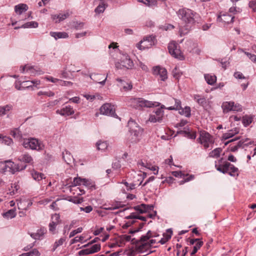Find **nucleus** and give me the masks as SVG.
Wrapping results in <instances>:
<instances>
[{
	"label": "nucleus",
	"instance_id": "nucleus-1",
	"mask_svg": "<svg viewBox=\"0 0 256 256\" xmlns=\"http://www.w3.org/2000/svg\"><path fill=\"white\" fill-rule=\"evenodd\" d=\"M176 14L184 24L185 31L183 30L182 28H180L179 30L181 36L187 34L196 23L200 22V15L190 9L180 8L176 12Z\"/></svg>",
	"mask_w": 256,
	"mask_h": 256
},
{
	"label": "nucleus",
	"instance_id": "nucleus-2",
	"mask_svg": "<svg viewBox=\"0 0 256 256\" xmlns=\"http://www.w3.org/2000/svg\"><path fill=\"white\" fill-rule=\"evenodd\" d=\"M128 126L129 128V132L132 136L130 138L131 142H138L142 138L144 130L143 128H140L134 121L131 120H128Z\"/></svg>",
	"mask_w": 256,
	"mask_h": 256
},
{
	"label": "nucleus",
	"instance_id": "nucleus-3",
	"mask_svg": "<svg viewBox=\"0 0 256 256\" xmlns=\"http://www.w3.org/2000/svg\"><path fill=\"white\" fill-rule=\"evenodd\" d=\"M22 145L26 148L38 151L42 150L44 148L42 143L35 138L24 139Z\"/></svg>",
	"mask_w": 256,
	"mask_h": 256
},
{
	"label": "nucleus",
	"instance_id": "nucleus-4",
	"mask_svg": "<svg viewBox=\"0 0 256 256\" xmlns=\"http://www.w3.org/2000/svg\"><path fill=\"white\" fill-rule=\"evenodd\" d=\"M156 37L154 36H148L144 37L143 40L136 44V47L140 50L148 48L155 44Z\"/></svg>",
	"mask_w": 256,
	"mask_h": 256
},
{
	"label": "nucleus",
	"instance_id": "nucleus-5",
	"mask_svg": "<svg viewBox=\"0 0 256 256\" xmlns=\"http://www.w3.org/2000/svg\"><path fill=\"white\" fill-rule=\"evenodd\" d=\"M26 165L16 164L10 160L6 162L2 170L4 172H10L14 174L16 172H19L24 170Z\"/></svg>",
	"mask_w": 256,
	"mask_h": 256
},
{
	"label": "nucleus",
	"instance_id": "nucleus-6",
	"mask_svg": "<svg viewBox=\"0 0 256 256\" xmlns=\"http://www.w3.org/2000/svg\"><path fill=\"white\" fill-rule=\"evenodd\" d=\"M199 142L202 144L205 148H208L210 144H214L212 136L208 132L201 131L198 138Z\"/></svg>",
	"mask_w": 256,
	"mask_h": 256
},
{
	"label": "nucleus",
	"instance_id": "nucleus-7",
	"mask_svg": "<svg viewBox=\"0 0 256 256\" xmlns=\"http://www.w3.org/2000/svg\"><path fill=\"white\" fill-rule=\"evenodd\" d=\"M168 50L170 54L174 58L180 60H184V56L180 50L179 46L175 42H172L168 44Z\"/></svg>",
	"mask_w": 256,
	"mask_h": 256
},
{
	"label": "nucleus",
	"instance_id": "nucleus-8",
	"mask_svg": "<svg viewBox=\"0 0 256 256\" xmlns=\"http://www.w3.org/2000/svg\"><path fill=\"white\" fill-rule=\"evenodd\" d=\"M222 108L224 112H228L230 110L242 111V106L239 104H235L233 102H223Z\"/></svg>",
	"mask_w": 256,
	"mask_h": 256
},
{
	"label": "nucleus",
	"instance_id": "nucleus-9",
	"mask_svg": "<svg viewBox=\"0 0 256 256\" xmlns=\"http://www.w3.org/2000/svg\"><path fill=\"white\" fill-rule=\"evenodd\" d=\"M164 115V110H162V108H157L153 112L152 114L150 115L148 120L154 123L160 122L162 120Z\"/></svg>",
	"mask_w": 256,
	"mask_h": 256
},
{
	"label": "nucleus",
	"instance_id": "nucleus-10",
	"mask_svg": "<svg viewBox=\"0 0 256 256\" xmlns=\"http://www.w3.org/2000/svg\"><path fill=\"white\" fill-rule=\"evenodd\" d=\"M51 222L48 224L49 231L52 234H56V226L61 222L59 214H54L52 216Z\"/></svg>",
	"mask_w": 256,
	"mask_h": 256
},
{
	"label": "nucleus",
	"instance_id": "nucleus-11",
	"mask_svg": "<svg viewBox=\"0 0 256 256\" xmlns=\"http://www.w3.org/2000/svg\"><path fill=\"white\" fill-rule=\"evenodd\" d=\"M137 100L138 102L139 108L157 107L160 105V103L159 102L149 101L141 98H138V100Z\"/></svg>",
	"mask_w": 256,
	"mask_h": 256
},
{
	"label": "nucleus",
	"instance_id": "nucleus-12",
	"mask_svg": "<svg viewBox=\"0 0 256 256\" xmlns=\"http://www.w3.org/2000/svg\"><path fill=\"white\" fill-rule=\"evenodd\" d=\"M152 73L154 75L159 76L162 81H164L168 78L167 70L164 68L156 66L153 68Z\"/></svg>",
	"mask_w": 256,
	"mask_h": 256
},
{
	"label": "nucleus",
	"instance_id": "nucleus-13",
	"mask_svg": "<svg viewBox=\"0 0 256 256\" xmlns=\"http://www.w3.org/2000/svg\"><path fill=\"white\" fill-rule=\"evenodd\" d=\"M100 112L102 114H105L112 116H115L114 110L113 109V106L110 104H105L100 108Z\"/></svg>",
	"mask_w": 256,
	"mask_h": 256
},
{
	"label": "nucleus",
	"instance_id": "nucleus-14",
	"mask_svg": "<svg viewBox=\"0 0 256 256\" xmlns=\"http://www.w3.org/2000/svg\"><path fill=\"white\" fill-rule=\"evenodd\" d=\"M20 71L22 73H24L25 72H29L31 75L41 74L44 73L40 68H34V66H28L26 65L20 67Z\"/></svg>",
	"mask_w": 256,
	"mask_h": 256
},
{
	"label": "nucleus",
	"instance_id": "nucleus-15",
	"mask_svg": "<svg viewBox=\"0 0 256 256\" xmlns=\"http://www.w3.org/2000/svg\"><path fill=\"white\" fill-rule=\"evenodd\" d=\"M116 80L118 82V86L122 90L128 92L132 88V85L130 82L126 81L120 78H116Z\"/></svg>",
	"mask_w": 256,
	"mask_h": 256
},
{
	"label": "nucleus",
	"instance_id": "nucleus-16",
	"mask_svg": "<svg viewBox=\"0 0 256 256\" xmlns=\"http://www.w3.org/2000/svg\"><path fill=\"white\" fill-rule=\"evenodd\" d=\"M90 76L91 79L96 82L98 83L102 86H104L107 80L108 76H105L104 74L94 73L91 74Z\"/></svg>",
	"mask_w": 256,
	"mask_h": 256
},
{
	"label": "nucleus",
	"instance_id": "nucleus-17",
	"mask_svg": "<svg viewBox=\"0 0 256 256\" xmlns=\"http://www.w3.org/2000/svg\"><path fill=\"white\" fill-rule=\"evenodd\" d=\"M234 18V17L230 14L227 13L222 14L221 12L218 15L217 20L228 24L233 22Z\"/></svg>",
	"mask_w": 256,
	"mask_h": 256
},
{
	"label": "nucleus",
	"instance_id": "nucleus-18",
	"mask_svg": "<svg viewBox=\"0 0 256 256\" xmlns=\"http://www.w3.org/2000/svg\"><path fill=\"white\" fill-rule=\"evenodd\" d=\"M120 64L127 69H131L134 66L133 62L128 56L126 54L122 57Z\"/></svg>",
	"mask_w": 256,
	"mask_h": 256
},
{
	"label": "nucleus",
	"instance_id": "nucleus-19",
	"mask_svg": "<svg viewBox=\"0 0 256 256\" xmlns=\"http://www.w3.org/2000/svg\"><path fill=\"white\" fill-rule=\"evenodd\" d=\"M56 113L62 116H70L74 114V110L71 106H66L60 110H57Z\"/></svg>",
	"mask_w": 256,
	"mask_h": 256
},
{
	"label": "nucleus",
	"instance_id": "nucleus-20",
	"mask_svg": "<svg viewBox=\"0 0 256 256\" xmlns=\"http://www.w3.org/2000/svg\"><path fill=\"white\" fill-rule=\"evenodd\" d=\"M194 99L200 106L202 107H205L207 105V100L204 96L194 94Z\"/></svg>",
	"mask_w": 256,
	"mask_h": 256
},
{
	"label": "nucleus",
	"instance_id": "nucleus-21",
	"mask_svg": "<svg viewBox=\"0 0 256 256\" xmlns=\"http://www.w3.org/2000/svg\"><path fill=\"white\" fill-rule=\"evenodd\" d=\"M46 232V228H42L38 230L36 232L31 234L30 236L35 240L42 239Z\"/></svg>",
	"mask_w": 256,
	"mask_h": 256
},
{
	"label": "nucleus",
	"instance_id": "nucleus-22",
	"mask_svg": "<svg viewBox=\"0 0 256 256\" xmlns=\"http://www.w3.org/2000/svg\"><path fill=\"white\" fill-rule=\"evenodd\" d=\"M230 163V162H226L223 164H216L215 167L216 170L224 174H227L228 172Z\"/></svg>",
	"mask_w": 256,
	"mask_h": 256
},
{
	"label": "nucleus",
	"instance_id": "nucleus-23",
	"mask_svg": "<svg viewBox=\"0 0 256 256\" xmlns=\"http://www.w3.org/2000/svg\"><path fill=\"white\" fill-rule=\"evenodd\" d=\"M18 160L20 162H24L25 163L30 164H32L34 162V160L32 156L28 154H25L21 155L18 158Z\"/></svg>",
	"mask_w": 256,
	"mask_h": 256
},
{
	"label": "nucleus",
	"instance_id": "nucleus-24",
	"mask_svg": "<svg viewBox=\"0 0 256 256\" xmlns=\"http://www.w3.org/2000/svg\"><path fill=\"white\" fill-rule=\"evenodd\" d=\"M239 132V130L238 128H234L233 129L229 130L228 132L224 133L222 134V139L226 140L230 138H232L236 134Z\"/></svg>",
	"mask_w": 256,
	"mask_h": 256
},
{
	"label": "nucleus",
	"instance_id": "nucleus-25",
	"mask_svg": "<svg viewBox=\"0 0 256 256\" xmlns=\"http://www.w3.org/2000/svg\"><path fill=\"white\" fill-rule=\"evenodd\" d=\"M62 156L63 160L68 164H71L74 160L72 156L66 150H64L62 152Z\"/></svg>",
	"mask_w": 256,
	"mask_h": 256
},
{
	"label": "nucleus",
	"instance_id": "nucleus-26",
	"mask_svg": "<svg viewBox=\"0 0 256 256\" xmlns=\"http://www.w3.org/2000/svg\"><path fill=\"white\" fill-rule=\"evenodd\" d=\"M28 10V6L26 4H20L14 7V11L18 14H21Z\"/></svg>",
	"mask_w": 256,
	"mask_h": 256
},
{
	"label": "nucleus",
	"instance_id": "nucleus-27",
	"mask_svg": "<svg viewBox=\"0 0 256 256\" xmlns=\"http://www.w3.org/2000/svg\"><path fill=\"white\" fill-rule=\"evenodd\" d=\"M50 35L56 40L58 38H66L68 37V33L66 32H50Z\"/></svg>",
	"mask_w": 256,
	"mask_h": 256
},
{
	"label": "nucleus",
	"instance_id": "nucleus-28",
	"mask_svg": "<svg viewBox=\"0 0 256 256\" xmlns=\"http://www.w3.org/2000/svg\"><path fill=\"white\" fill-rule=\"evenodd\" d=\"M238 168H236L232 164L230 163L229 167H228V174L232 176H238Z\"/></svg>",
	"mask_w": 256,
	"mask_h": 256
},
{
	"label": "nucleus",
	"instance_id": "nucleus-29",
	"mask_svg": "<svg viewBox=\"0 0 256 256\" xmlns=\"http://www.w3.org/2000/svg\"><path fill=\"white\" fill-rule=\"evenodd\" d=\"M31 175L34 180L38 181L41 180L45 178L44 175L43 174L38 172L34 170L31 171Z\"/></svg>",
	"mask_w": 256,
	"mask_h": 256
},
{
	"label": "nucleus",
	"instance_id": "nucleus-30",
	"mask_svg": "<svg viewBox=\"0 0 256 256\" xmlns=\"http://www.w3.org/2000/svg\"><path fill=\"white\" fill-rule=\"evenodd\" d=\"M12 106L11 104H6L4 106H0V117L6 114L8 112L12 110Z\"/></svg>",
	"mask_w": 256,
	"mask_h": 256
},
{
	"label": "nucleus",
	"instance_id": "nucleus-31",
	"mask_svg": "<svg viewBox=\"0 0 256 256\" xmlns=\"http://www.w3.org/2000/svg\"><path fill=\"white\" fill-rule=\"evenodd\" d=\"M204 78L206 82L210 85H213L216 81V77L214 75L206 74H204Z\"/></svg>",
	"mask_w": 256,
	"mask_h": 256
},
{
	"label": "nucleus",
	"instance_id": "nucleus-32",
	"mask_svg": "<svg viewBox=\"0 0 256 256\" xmlns=\"http://www.w3.org/2000/svg\"><path fill=\"white\" fill-rule=\"evenodd\" d=\"M106 4L105 0H100L98 6L96 8L94 11L96 13L100 14L103 12L106 9Z\"/></svg>",
	"mask_w": 256,
	"mask_h": 256
},
{
	"label": "nucleus",
	"instance_id": "nucleus-33",
	"mask_svg": "<svg viewBox=\"0 0 256 256\" xmlns=\"http://www.w3.org/2000/svg\"><path fill=\"white\" fill-rule=\"evenodd\" d=\"M156 242V240L152 239L150 240L148 242H145L144 244H140L138 247V250L142 252L144 248L146 246H151L153 244H154Z\"/></svg>",
	"mask_w": 256,
	"mask_h": 256
},
{
	"label": "nucleus",
	"instance_id": "nucleus-34",
	"mask_svg": "<svg viewBox=\"0 0 256 256\" xmlns=\"http://www.w3.org/2000/svg\"><path fill=\"white\" fill-rule=\"evenodd\" d=\"M3 216L7 218H12L16 216V212L15 209H11L8 212L3 214Z\"/></svg>",
	"mask_w": 256,
	"mask_h": 256
},
{
	"label": "nucleus",
	"instance_id": "nucleus-35",
	"mask_svg": "<svg viewBox=\"0 0 256 256\" xmlns=\"http://www.w3.org/2000/svg\"><path fill=\"white\" fill-rule=\"evenodd\" d=\"M175 104L174 106H171L166 108L168 110H180L182 108L181 102L176 99H174Z\"/></svg>",
	"mask_w": 256,
	"mask_h": 256
},
{
	"label": "nucleus",
	"instance_id": "nucleus-36",
	"mask_svg": "<svg viewBox=\"0 0 256 256\" xmlns=\"http://www.w3.org/2000/svg\"><path fill=\"white\" fill-rule=\"evenodd\" d=\"M11 135L16 138L20 139L22 138V134L18 128H14L10 132Z\"/></svg>",
	"mask_w": 256,
	"mask_h": 256
},
{
	"label": "nucleus",
	"instance_id": "nucleus-37",
	"mask_svg": "<svg viewBox=\"0 0 256 256\" xmlns=\"http://www.w3.org/2000/svg\"><path fill=\"white\" fill-rule=\"evenodd\" d=\"M96 145L98 150H104L108 148L107 142L102 140H98Z\"/></svg>",
	"mask_w": 256,
	"mask_h": 256
},
{
	"label": "nucleus",
	"instance_id": "nucleus-38",
	"mask_svg": "<svg viewBox=\"0 0 256 256\" xmlns=\"http://www.w3.org/2000/svg\"><path fill=\"white\" fill-rule=\"evenodd\" d=\"M138 1L148 6H156L158 4L157 0H138Z\"/></svg>",
	"mask_w": 256,
	"mask_h": 256
},
{
	"label": "nucleus",
	"instance_id": "nucleus-39",
	"mask_svg": "<svg viewBox=\"0 0 256 256\" xmlns=\"http://www.w3.org/2000/svg\"><path fill=\"white\" fill-rule=\"evenodd\" d=\"M0 140L2 141V143L8 146L10 145L13 142L11 138L6 136H3L2 134H0Z\"/></svg>",
	"mask_w": 256,
	"mask_h": 256
},
{
	"label": "nucleus",
	"instance_id": "nucleus-40",
	"mask_svg": "<svg viewBox=\"0 0 256 256\" xmlns=\"http://www.w3.org/2000/svg\"><path fill=\"white\" fill-rule=\"evenodd\" d=\"M222 151V149L220 148H218L210 152L209 156L212 158H218L220 156V153Z\"/></svg>",
	"mask_w": 256,
	"mask_h": 256
},
{
	"label": "nucleus",
	"instance_id": "nucleus-41",
	"mask_svg": "<svg viewBox=\"0 0 256 256\" xmlns=\"http://www.w3.org/2000/svg\"><path fill=\"white\" fill-rule=\"evenodd\" d=\"M181 111L180 112V114L182 115H184L186 117H190V108L189 106H186L184 108H181Z\"/></svg>",
	"mask_w": 256,
	"mask_h": 256
},
{
	"label": "nucleus",
	"instance_id": "nucleus-42",
	"mask_svg": "<svg viewBox=\"0 0 256 256\" xmlns=\"http://www.w3.org/2000/svg\"><path fill=\"white\" fill-rule=\"evenodd\" d=\"M38 26V23L37 22L32 21V22H26V24L22 25L21 28H37Z\"/></svg>",
	"mask_w": 256,
	"mask_h": 256
},
{
	"label": "nucleus",
	"instance_id": "nucleus-43",
	"mask_svg": "<svg viewBox=\"0 0 256 256\" xmlns=\"http://www.w3.org/2000/svg\"><path fill=\"white\" fill-rule=\"evenodd\" d=\"M203 242L202 241H198L196 244V246H194L193 250L190 254L191 256H194V254H196L198 250L201 248V246L203 245Z\"/></svg>",
	"mask_w": 256,
	"mask_h": 256
},
{
	"label": "nucleus",
	"instance_id": "nucleus-44",
	"mask_svg": "<svg viewBox=\"0 0 256 256\" xmlns=\"http://www.w3.org/2000/svg\"><path fill=\"white\" fill-rule=\"evenodd\" d=\"M72 14L71 12H70L69 11H66V12H64L63 14H60V19L58 20H56L55 22L56 23L60 22L61 21H62L68 18L70 14Z\"/></svg>",
	"mask_w": 256,
	"mask_h": 256
},
{
	"label": "nucleus",
	"instance_id": "nucleus-45",
	"mask_svg": "<svg viewBox=\"0 0 256 256\" xmlns=\"http://www.w3.org/2000/svg\"><path fill=\"white\" fill-rule=\"evenodd\" d=\"M65 240L64 238H62L56 241L54 244L52 251H54L58 246H62Z\"/></svg>",
	"mask_w": 256,
	"mask_h": 256
},
{
	"label": "nucleus",
	"instance_id": "nucleus-46",
	"mask_svg": "<svg viewBox=\"0 0 256 256\" xmlns=\"http://www.w3.org/2000/svg\"><path fill=\"white\" fill-rule=\"evenodd\" d=\"M38 95L39 96L44 95L48 97H52L54 96V93L50 90L46 92L40 91L38 92Z\"/></svg>",
	"mask_w": 256,
	"mask_h": 256
},
{
	"label": "nucleus",
	"instance_id": "nucleus-47",
	"mask_svg": "<svg viewBox=\"0 0 256 256\" xmlns=\"http://www.w3.org/2000/svg\"><path fill=\"white\" fill-rule=\"evenodd\" d=\"M188 134L186 135L185 137H186L190 139H195L196 136V132L195 131H190L188 128V130L187 131Z\"/></svg>",
	"mask_w": 256,
	"mask_h": 256
},
{
	"label": "nucleus",
	"instance_id": "nucleus-48",
	"mask_svg": "<svg viewBox=\"0 0 256 256\" xmlns=\"http://www.w3.org/2000/svg\"><path fill=\"white\" fill-rule=\"evenodd\" d=\"M90 252L92 254H94L100 250V244H95L92 246L90 248Z\"/></svg>",
	"mask_w": 256,
	"mask_h": 256
},
{
	"label": "nucleus",
	"instance_id": "nucleus-49",
	"mask_svg": "<svg viewBox=\"0 0 256 256\" xmlns=\"http://www.w3.org/2000/svg\"><path fill=\"white\" fill-rule=\"evenodd\" d=\"M84 182V178H76L74 179L72 184L74 186L82 185V183Z\"/></svg>",
	"mask_w": 256,
	"mask_h": 256
},
{
	"label": "nucleus",
	"instance_id": "nucleus-50",
	"mask_svg": "<svg viewBox=\"0 0 256 256\" xmlns=\"http://www.w3.org/2000/svg\"><path fill=\"white\" fill-rule=\"evenodd\" d=\"M90 254H92L90 248L82 249L78 252V254L79 256H82Z\"/></svg>",
	"mask_w": 256,
	"mask_h": 256
},
{
	"label": "nucleus",
	"instance_id": "nucleus-51",
	"mask_svg": "<svg viewBox=\"0 0 256 256\" xmlns=\"http://www.w3.org/2000/svg\"><path fill=\"white\" fill-rule=\"evenodd\" d=\"M28 256H40V253L36 248H34L31 251L26 252Z\"/></svg>",
	"mask_w": 256,
	"mask_h": 256
},
{
	"label": "nucleus",
	"instance_id": "nucleus-52",
	"mask_svg": "<svg viewBox=\"0 0 256 256\" xmlns=\"http://www.w3.org/2000/svg\"><path fill=\"white\" fill-rule=\"evenodd\" d=\"M150 238L148 237L146 234L144 236H142L140 237V238L139 240H136V244H138L140 243L144 244L145 242H146L148 241Z\"/></svg>",
	"mask_w": 256,
	"mask_h": 256
},
{
	"label": "nucleus",
	"instance_id": "nucleus-53",
	"mask_svg": "<svg viewBox=\"0 0 256 256\" xmlns=\"http://www.w3.org/2000/svg\"><path fill=\"white\" fill-rule=\"evenodd\" d=\"M134 208L138 211L140 214L145 213V209L144 208V205L142 204L138 206H134Z\"/></svg>",
	"mask_w": 256,
	"mask_h": 256
},
{
	"label": "nucleus",
	"instance_id": "nucleus-54",
	"mask_svg": "<svg viewBox=\"0 0 256 256\" xmlns=\"http://www.w3.org/2000/svg\"><path fill=\"white\" fill-rule=\"evenodd\" d=\"M252 143V142H249L247 144H244V140H240L238 144H237V146L238 147V148H244L245 146H248L249 144H251Z\"/></svg>",
	"mask_w": 256,
	"mask_h": 256
},
{
	"label": "nucleus",
	"instance_id": "nucleus-55",
	"mask_svg": "<svg viewBox=\"0 0 256 256\" xmlns=\"http://www.w3.org/2000/svg\"><path fill=\"white\" fill-rule=\"evenodd\" d=\"M82 228L81 227L78 228L76 230H73L72 231L70 232L69 237L72 238V237L74 236L76 234L81 232H82Z\"/></svg>",
	"mask_w": 256,
	"mask_h": 256
},
{
	"label": "nucleus",
	"instance_id": "nucleus-56",
	"mask_svg": "<svg viewBox=\"0 0 256 256\" xmlns=\"http://www.w3.org/2000/svg\"><path fill=\"white\" fill-rule=\"evenodd\" d=\"M84 239V237L82 236H76L71 240L70 244H74L79 242H82Z\"/></svg>",
	"mask_w": 256,
	"mask_h": 256
},
{
	"label": "nucleus",
	"instance_id": "nucleus-57",
	"mask_svg": "<svg viewBox=\"0 0 256 256\" xmlns=\"http://www.w3.org/2000/svg\"><path fill=\"white\" fill-rule=\"evenodd\" d=\"M69 201L71 202L74 204H81L83 202V198H70L69 200Z\"/></svg>",
	"mask_w": 256,
	"mask_h": 256
},
{
	"label": "nucleus",
	"instance_id": "nucleus-58",
	"mask_svg": "<svg viewBox=\"0 0 256 256\" xmlns=\"http://www.w3.org/2000/svg\"><path fill=\"white\" fill-rule=\"evenodd\" d=\"M136 100H138V98H131L130 100V102L131 103V104L134 108H139L138 103L137 101L136 102Z\"/></svg>",
	"mask_w": 256,
	"mask_h": 256
},
{
	"label": "nucleus",
	"instance_id": "nucleus-59",
	"mask_svg": "<svg viewBox=\"0 0 256 256\" xmlns=\"http://www.w3.org/2000/svg\"><path fill=\"white\" fill-rule=\"evenodd\" d=\"M188 127L186 126L184 128L183 130H180L177 132V134H181L186 136V135L188 134L187 131L188 130Z\"/></svg>",
	"mask_w": 256,
	"mask_h": 256
},
{
	"label": "nucleus",
	"instance_id": "nucleus-60",
	"mask_svg": "<svg viewBox=\"0 0 256 256\" xmlns=\"http://www.w3.org/2000/svg\"><path fill=\"white\" fill-rule=\"evenodd\" d=\"M84 182L82 183V185H84L88 188L93 186L92 182L90 180L84 178Z\"/></svg>",
	"mask_w": 256,
	"mask_h": 256
},
{
	"label": "nucleus",
	"instance_id": "nucleus-61",
	"mask_svg": "<svg viewBox=\"0 0 256 256\" xmlns=\"http://www.w3.org/2000/svg\"><path fill=\"white\" fill-rule=\"evenodd\" d=\"M142 205H144V208L145 209L146 212L152 210L154 209V206L152 205L146 204H142Z\"/></svg>",
	"mask_w": 256,
	"mask_h": 256
},
{
	"label": "nucleus",
	"instance_id": "nucleus-62",
	"mask_svg": "<svg viewBox=\"0 0 256 256\" xmlns=\"http://www.w3.org/2000/svg\"><path fill=\"white\" fill-rule=\"evenodd\" d=\"M121 165L118 161L113 162L112 164V168L114 170H118L120 168Z\"/></svg>",
	"mask_w": 256,
	"mask_h": 256
},
{
	"label": "nucleus",
	"instance_id": "nucleus-63",
	"mask_svg": "<svg viewBox=\"0 0 256 256\" xmlns=\"http://www.w3.org/2000/svg\"><path fill=\"white\" fill-rule=\"evenodd\" d=\"M234 76L236 78H238V79H242V78H245L244 76H243L242 74L239 72H234Z\"/></svg>",
	"mask_w": 256,
	"mask_h": 256
},
{
	"label": "nucleus",
	"instance_id": "nucleus-64",
	"mask_svg": "<svg viewBox=\"0 0 256 256\" xmlns=\"http://www.w3.org/2000/svg\"><path fill=\"white\" fill-rule=\"evenodd\" d=\"M84 22H76L74 25L75 29L78 30H81L84 26Z\"/></svg>",
	"mask_w": 256,
	"mask_h": 256
}]
</instances>
